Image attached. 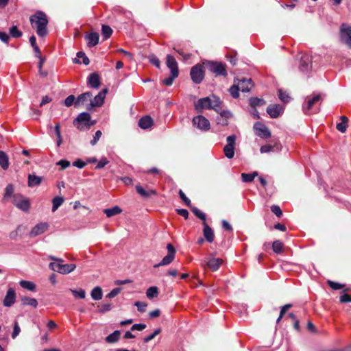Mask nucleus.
Listing matches in <instances>:
<instances>
[{"label":"nucleus","instance_id":"f257e3e1","mask_svg":"<svg viewBox=\"0 0 351 351\" xmlns=\"http://www.w3.org/2000/svg\"><path fill=\"white\" fill-rule=\"evenodd\" d=\"M29 21L32 27L36 30L38 36L45 37L47 35L48 19L46 14L38 11L30 16Z\"/></svg>","mask_w":351,"mask_h":351},{"label":"nucleus","instance_id":"f03ea898","mask_svg":"<svg viewBox=\"0 0 351 351\" xmlns=\"http://www.w3.org/2000/svg\"><path fill=\"white\" fill-rule=\"evenodd\" d=\"M48 258L56 262L49 264V268L59 274L66 275L71 273L76 267L75 264H63L64 260L56 258L52 255L48 256Z\"/></svg>","mask_w":351,"mask_h":351},{"label":"nucleus","instance_id":"7ed1b4c3","mask_svg":"<svg viewBox=\"0 0 351 351\" xmlns=\"http://www.w3.org/2000/svg\"><path fill=\"white\" fill-rule=\"evenodd\" d=\"M73 124L79 130H88L95 124V121L91 120L90 114L87 112H82L73 120Z\"/></svg>","mask_w":351,"mask_h":351},{"label":"nucleus","instance_id":"20e7f679","mask_svg":"<svg viewBox=\"0 0 351 351\" xmlns=\"http://www.w3.org/2000/svg\"><path fill=\"white\" fill-rule=\"evenodd\" d=\"M12 203L14 206H15L21 211L25 213H29L30 209V201L27 197L22 195L21 193H15V195H13V199H12Z\"/></svg>","mask_w":351,"mask_h":351},{"label":"nucleus","instance_id":"39448f33","mask_svg":"<svg viewBox=\"0 0 351 351\" xmlns=\"http://www.w3.org/2000/svg\"><path fill=\"white\" fill-rule=\"evenodd\" d=\"M237 136L234 135L228 136L226 137V144L223 147V153L225 156L228 159H232L234 155V145Z\"/></svg>","mask_w":351,"mask_h":351},{"label":"nucleus","instance_id":"423d86ee","mask_svg":"<svg viewBox=\"0 0 351 351\" xmlns=\"http://www.w3.org/2000/svg\"><path fill=\"white\" fill-rule=\"evenodd\" d=\"M340 38L341 41L349 48H351V26L342 25L340 28Z\"/></svg>","mask_w":351,"mask_h":351},{"label":"nucleus","instance_id":"0eeeda50","mask_svg":"<svg viewBox=\"0 0 351 351\" xmlns=\"http://www.w3.org/2000/svg\"><path fill=\"white\" fill-rule=\"evenodd\" d=\"M205 71L202 67H192L190 71L191 79L196 84H199L204 79Z\"/></svg>","mask_w":351,"mask_h":351},{"label":"nucleus","instance_id":"6e6552de","mask_svg":"<svg viewBox=\"0 0 351 351\" xmlns=\"http://www.w3.org/2000/svg\"><path fill=\"white\" fill-rule=\"evenodd\" d=\"M257 136L261 138H267L271 136V132L269 128L263 123L257 121L254 125Z\"/></svg>","mask_w":351,"mask_h":351},{"label":"nucleus","instance_id":"1a4fd4ad","mask_svg":"<svg viewBox=\"0 0 351 351\" xmlns=\"http://www.w3.org/2000/svg\"><path fill=\"white\" fill-rule=\"evenodd\" d=\"M169 76L160 79V82L162 85L170 86L172 85L173 80L178 77L179 70L178 67H169Z\"/></svg>","mask_w":351,"mask_h":351},{"label":"nucleus","instance_id":"9d476101","mask_svg":"<svg viewBox=\"0 0 351 351\" xmlns=\"http://www.w3.org/2000/svg\"><path fill=\"white\" fill-rule=\"evenodd\" d=\"M269 117L271 119H276L280 116L284 112V108L280 104H269L266 110Z\"/></svg>","mask_w":351,"mask_h":351},{"label":"nucleus","instance_id":"9b49d317","mask_svg":"<svg viewBox=\"0 0 351 351\" xmlns=\"http://www.w3.org/2000/svg\"><path fill=\"white\" fill-rule=\"evenodd\" d=\"M223 262V259L221 258H208L205 263H203L202 266L204 268L207 267L212 271H215L219 269Z\"/></svg>","mask_w":351,"mask_h":351},{"label":"nucleus","instance_id":"f8f14e48","mask_svg":"<svg viewBox=\"0 0 351 351\" xmlns=\"http://www.w3.org/2000/svg\"><path fill=\"white\" fill-rule=\"evenodd\" d=\"M193 124L196 126L197 128L203 130H208L210 128L208 120L202 115L195 117L193 119Z\"/></svg>","mask_w":351,"mask_h":351},{"label":"nucleus","instance_id":"ddd939ff","mask_svg":"<svg viewBox=\"0 0 351 351\" xmlns=\"http://www.w3.org/2000/svg\"><path fill=\"white\" fill-rule=\"evenodd\" d=\"M108 93V88L102 89L97 95L93 98V100H90V106L91 107H99L104 104L106 95Z\"/></svg>","mask_w":351,"mask_h":351},{"label":"nucleus","instance_id":"4468645a","mask_svg":"<svg viewBox=\"0 0 351 351\" xmlns=\"http://www.w3.org/2000/svg\"><path fill=\"white\" fill-rule=\"evenodd\" d=\"M321 100L320 95H316L311 99H309L307 102L303 104L302 110L305 114H310L314 104L318 103Z\"/></svg>","mask_w":351,"mask_h":351},{"label":"nucleus","instance_id":"2eb2a0df","mask_svg":"<svg viewBox=\"0 0 351 351\" xmlns=\"http://www.w3.org/2000/svg\"><path fill=\"white\" fill-rule=\"evenodd\" d=\"M16 302V291L10 288L3 300V306H11Z\"/></svg>","mask_w":351,"mask_h":351},{"label":"nucleus","instance_id":"dca6fc26","mask_svg":"<svg viewBox=\"0 0 351 351\" xmlns=\"http://www.w3.org/2000/svg\"><path fill=\"white\" fill-rule=\"evenodd\" d=\"M49 225L46 222L39 223L33 227L29 232L31 237H35L48 229Z\"/></svg>","mask_w":351,"mask_h":351},{"label":"nucleus","instance_id":"f3484780","mask_svg":"<svg viewBox=\"0 0 351 351\" xmlns=\"http://www.w3.org/2000/svg\"><path fill=\"white\" fill-rule=\"evenodd\" d=\"M87 46L90 48L95 47L99 43V36L97 32L86 34L84 36Z\"/></svg>","mask_w":351,"mask_h":351},{"label":"nucleus","instance_id":"a211bd4d","mask_svg":"<svg viewBox=\"0 0 351 351\" xmlns=\"http://www.w3.org/2000/svg\"><path fill=\"white\" fill-rule=\"evenodd\" d=\"M212 99L208 97L200 98L195 104V108L197 111L202 110L204 108L210 109Z\"/></svg>","mask_w":351,"mask_h":351},{"label":"nucleus","instance_id":"6ab92c4d","mask_svg":"<svg viewBox=\"0 0 351 351\" xmlns=\"http://www.w3.org/2000/svg\"><path fill=\"white\" fill-rule=\"evenodd\" d=\"M238 84L237 85L240 88L242 92H249L252 87L251 78H237Z\"/></svg>","mask_w":351,"mask_h":351},{"label":"nucleus","instance_id":"aec40b11","mask_svg":"<svg viewBox=\"0 0 351 351\" xmlns=\"http://www.w3.org/2000/svg\"><path fill=\"white\" fill-rule=\"evenodd\" d=\"M202 225L204 226L203 234L205 240L208 242L213 243L215 238L213 230L206 222H203Z\"/></svg>","mask_w":351,"mask_h":351},{"label":"nucleus","instance_id":"412c9836","mask_svg":"<svg viewBox=\"0 0 351 351\" xmlns=\"http://www.w3.org/2000/svg\"><path fill=\"white\" fill-rule=\"evenodd\" d=\"M297 60L299 61L300 66H308L312 64V57L307 53H299L297 56Z\"/></svg>","mask_w":351,"mask_h":351},{"label":"nucleus","instance_id":"4be33fe9","mask_svg":"<svg viewBox=\"0 0 351 351\" xmlns=\"http://www.w3.org/2000/svg\"><path fill=\"white\" fill-rule=\"evenodd\" d=\"M15 195L16 193H14V186L12 184H8L4 189L3 196L1 200L2 202H8L10 198L13 199V195Z\"/></svg>","mask_w":351,"mask_h":351},{"label":"nucleus","instance_id":"5701e85b","mask_svg":"<svg viewBox=\"0 0 351 351\" xmlns=\"http://www.w3.org/2000/svg\"><path fill=\"white\" fill-rule=\"evenodd\" d=\"M88 85L92 88H97L100 86V78L97 73H92L88 78Z\"/></svg>","mask_w":351,"mask_h":351},{"label":"nucleus","instance_id":"b1692460","mask_svg":"<svg viewBox=\"0 0 351 351\" xmlns=\"http://www.w3.org/2000/svg\"><path fill=\"white\" fill-rule=\"evenodd\" d=\"M93 95L90 92H86L80 95L77 97V100H75V108L79 107L80 104H84V103L87 101H90Z\"/></svg>","mask_w":351,"mask_h":351},{"label":"nucleus","instance_id":"393cba45","mask_svg":"<svg viewBox=\"0 0 351 351\" xmlns=\"http://www.w3.org/2000/svg\"><path fill=\"white\" fill-rule=\"evenodd\" d=\"M153 125V119L150 116H145L138 120V125L143 129H148Z\"/></svg>","mask_w":351,"mask_h":351},{"label":"nucleus","instance_id":"a878e982","mask_svg":"<svg viewBox=\"0 0 351 351\" xmlns=\"http://www.w3.org/2000/svg\"><path fill=\"white\" fill-rule=\"evenodd\" d=\"M73 62L74 64L88 65L89 64V59L84 52L80 51L77 53L76 57L73 58Z\"/></svg>","mask_w":351,"mask_h":351},{"label":"nucleus","instance_id":"bb28decb","mask_svg":"<svg viewBox=\"0 0 351 351\" xmlns=\"http://www.w3.org/2000/svg\"><path fill=\"white\" fill-rule=\"evenodd\" d=\"M136 193L144 198L150 197L151 195H157V191L151 189L148 191H145L141 185H136L135 186Z\"/></svg>","mask_w":351,"mask_h":351},{"label":"nucleus","instance_id":"cd10ccee","mask_svg":"<svg viewBox=\"0 0 351 351\" xmlns=\"http://www.w3.org/2000/svg\"><path fill=\"white\" fill-rule=\"evenodd\" d=\"M29 42H30L31 45L33 47L35 52L36 53V56L39 58L38 66H42L45 63V60L43 58H42L40 57V49L36 43V37L34 36H32L29 38Z\"/></svg>","mask_w":351,"mask_h":351},{"label":"nucleus","instance_id":"c85d7f7f","mask_svg":"<svg viewBox=\"0 0 351 351\" xmlns=\"http://www.w3.org/2000/svg\"><path fill=\"white\" fill-rule=\"evenodd\" d=\"M10 165L9 157L5 152L0 151V166L2 169H8Z\"/></svg>","mask_w":351,"mask_h":351},{"label":"nucleus","instance_id":"c756f323","mask_svg":"<svg viewBox=\"0 0 351 351\" xmlns=\"http://www.w3.org/2000/svg\"><path fill=\"white\" fill-rule=\"evenodd\" d=\"M21 305L22 306H30L36 308L38 306V302L36 299L34 298H28L27 296H23L21 298Z\"/></svg>","mask_w":351,"mask_h":351},{"label":"nucleus","instance_id":"7c9ffc66","mask_svg":"<svg viewBox=\"0 0 351 351\" xmlns=\"http://www.w3.org/2000/svg\"><path fill=\"white\" fill-rule=\"evenodd\" d=\"M41 180V177H38V176L34 174H29L28 176V186L30 187L38 186L40 184Z\"/></svg>","mask_w":351,"mask_h":351},{"label":"nucleus","instance_id":"2f4dec72","mask_svg":"<svg viewBox=\"0 0 351 351\" xmlns=\"http://www.w3.org/2000/svg\"><path fill=\"white\" fill-rule=\"evenodd\" d=\"M121 213V208L118 206H115L111 208L104 209V213L108 217H112Z\"/></svg>","mask_w":351,"mask_h":351},{"label":"nucleus","instance_id":"473e14b6","mask_svg":"<svg viewBox=\"0 0 351 351\" xmlns=\"http://www.w3.org/2000/svg\"><path fill=\"white\" fill-rule=\"evenodd\" d=\"M250 106L252 108H256L257 106H261L266 104V101L263 99L258 97H251L249 101Z\"/></svg>","mask_w":351,"mask_h":351},{"label":"nucleus","instance_id":"72a5a7b5","mask_svg":"<svg viewBox=\"0 0 351 351\" xmlns=\"http://www.w3.org/2000/svg\"><path fill=\"white\" fill-rule=\"evenodd\" d=\"M120 331L114 330L106 337V341L109 343H114L118 341L120 337Z\"/></svg>","mask_w":351,"mask_h":351},{"label":"nucleus","instance_id":"f704fd0d","mask_svg":"<svg viewBox=\"0 0 351 351\" xmlns=\"http://www.w3.org/2000/svg\"><path fill=\"white\" fill-rule=\"evenodd\" d=\"M278 98L284 103L288 104L291 100V97L289 95L286 91H284L282 89L278 90Z\"/></svg>","mask_w":351,"mask_h":351},{"label":"nucleus","instance_id":"c9c22d12","mask_svg":"<svg viewBox=\"0 0 351 351\" xmlns=\"http://www.w3.org/2000/svg\"><path fill=\"white\" fill-rule=\"evenodd\" d=\"M175 258V256L167 254L162 258V261L157 265H155L154 267H158L161 266L169 265L173 260Z\"/></svg>","mask_w":351,"mask_h":351},{"label":"nucleus","instance_id":"e433bc0d","mask_svg":"<svg viewBox=\"0 0 351 351\" xmlns=\"http://www.w3.org/2000/svg\"><path fill=\"white\" fill-rule=\"evenodd\" d=\"M19 284L23 289H25L29 291H36V285L34 282L27 280H21Z\"/></svg>","mask_w":351,"mask_h":351},{"label":"nucleus","instance_id":"4c0bfd02","mask_svg":"<svg viewBox=\"0 0 351 351\" xmlns=\"http://www.w3.org/2000/svg\"><path fill=\"white\" fill-rule=\"evenodd\" d=\"M91 298L99 300L102 298V291L100 287L97 286L93 289L90 292Z\"/></svg>","mask_w":351,"mask_h":351},{"label":"nucleus","instance_id":"58836bf2","mask_svg":"<svg viewBox=\"0 0 351 351\" xmlns=\"http://www.w3.org/2000/svg\"><path fill=\"white\" fill-rule=\"evenodd\" d=\"M256 176H258L257 171H254L252 173H241V178L243 182H251L254 180L255 177Z\"/></svg>","mask_w":351,"mask_h":351},{"label":"nucleus","instance_id":"ea45409f","mask_svg":"<svg viewBox=\"0 0 351 351\" xmlns=\"http://www.w3.org/2000/svg\"><path fill=\"white\" fill-rule=\"evenodd\" d=\"M112 34V28L106 25H102L101 34L104 40L109 38Z\"/></svg>","mask_w":351,"mask_h":351},{"label":"nucleus","instance_id":"a19ab883","mask_svg":"<svg viewBox=\"0 0 351 351\" xmlns=\"http://www.w3.org/2000/svg\"><path fill=\"white\" fill-rule=\"evenodd\" d=\"M158 289L157 287H151L146 291V296L148 298H157L158 295Z\"/></svg>","mask_w":351,"mask_h":351},{"label":"nucleus","instance_id":"79ce46f5","mask_svg":"<svg viewBox=\"0 0 351 351\" xmlns=\"http://www.w3.org/2000/svg\"><path fill=\"white\" fill-rule=\"evenodd\" d=\"M210 71L215 75V76H224L227 75L226 67H210Z\"/></svg>","mask_w":351,"mask_h":351},{"label":"nucleus","instance_id":"37998d69","mask_svg":"<svg viewBox=\"0 0 351 351\" xmlns=\"http://www.w3.org/2000/svg\"><path fill=\"white\" fill-rule=\"evenodd\" d=\"M189 208H191V210H192V212L193 213V214L195 215L196 217L202 220L203 222H206V215L203 212H202L198 208H197L194 206H191V207H189Z\"/></svg>","mask_w":351,"mask_h":351},{"label":"nucleus","instance_id":"c03bdc74","mask_svg":"<svg viewBox=\"0 0 351 351\" xmlns=\"http://www.w3.org/2000/svg\"><path fill=\"white\" fill-rule=\"evenodd\" d=\"M284 244L280 241L273 242L272 249L275 253L281 254L283 252Z\"/></svg>","mask_w":351,"mask_h":351},{"label":"nucleus","instance_id":"a18cd8bd","mask_svg":"<svg viewBox=\"0 0 351 351\" xmlns=\"http://www.w3.org/2000/svg\"><path fill=\"white\" fill-rule=\"evenodd\" d=\"M221 100L219 97H217L215 96H213V99H212V101H211V106L210 107V109H213L214 110H215L216 112H220V110H221V107H220V104H221Z\"/></svg>","mask_w":351,"mask_h":351},{"label":"nucleus","instance_id":"49530a36","mask_svg":"<svg viewBox=\"0 0 351 351\" xmlns=\"http://www.w3.org/2000/svg\"><path fill=\"white\" fill-rule=\"evenodd\" d=\"M52 211L54 212L61 206L64 202V198L60 196H56L53 199Z\"/></svg>","mask_w":351,"mask_h":351},{"label":"nucleus","instance_id":"de8ad7c7","mask_svg":"<svg viewBox=\"0 0 351 351\" xmlns=\"http://www.w3.org/2000/svg\"><path fill=\"white\" fill-rule=\"evenodd\" d=\"M293 305L291 304H287L285 306L281 307L280 315H278L276 323H279V322L281 321L284 315H285L286 312L288 311V309L291 308Z\"/></svg>","mask_w":351,"mask_h":351},{"label":"nucleus","instance_id":"09e8293b","mask_svg":"<svg viewBox=\"0 0 351 351\" xmlns=\"http://www.w3.org/2000/svg\"><path fill=\"white\" fill-rule=\"evenodd\" d=\"M10 34L13 38H20L22 36V32L19 30L18 27L15 25L10 28Z\"/></svg>","mask_w":351,"mask_h":351},{"label":"nucleus","instance_id":"8fccbe9b","mask_svg":"<svg viewBox=\"0 0 351 351\" xmlns=\"http://www.w3.org/2000/svg\"><path fill=\"white\" fill-rule=\"evenodd\" d=\"M239 86L234 84L233 86H230L229 91L230 95L234 98H238L239 96V90H240Z\"/></svg>","mask_w":351,"mask_h":351},{"label":"nucleus","instance_id":"3c124183","mask_svg":"<svg viewBox=\"0 0 351 351\" xmlns=\"http://www.w3.org/2000/svg\"><path fill=\"white\" fill-rule=\"evenodd\" d=\"M98 312L100 313H104L110 311L111 309V304L110 303L103 304L97 306Z\"/></svg>","mask_w":351,"mask_h":351},{"label":"nucleus","instance_id":"603ef678","mask_svg":"<svg viewBox=\"0 0 351 351\" xmlns=\"http://www.w3.org/2000/svg\"><path fill=\"white\" fill-rule=\"evenodd\" d=\"M160 332H161L160 328H158L157 330H155L152 334H150L148 336H146L143 339V341L145 343H147V342L150 341L151 340L154 339L155 338V337L157 336L158 335H159Z\"/></svg>","mask_w":351,"mask_h":351},{"label":"nucleus","instance_id":"864d4df0","mask_svg":"<svg viewBox=\"0 0 351 351\" xmlns=\"http://www.w3.org/2000/svg\"><path fill=\"white\" fill-rule=\"evenodd\" d=\"M328 284L329 287L332 289H334V290L342 289L345 287V285H343V284H340L339 282H335L330 281V280L328 281Z\"/></svg>","mask_w":351,"mask_h":351},{"label":"nucleus","instance_id":"5fc2aeb1","mask_svg":"<svg viewBox=\"0 0 351 351\" xmlns=\"http://www.w3.org/2000/svg\"><path fill=\"white\" fill-rule=\"evenodd\" d=\"M20 331H21V329H20L19 322L15 321V322H14L13 331L12 333V338L13 339H16L17 337V336L19 335Z\"/></svg>","mask_w":351,"mask_h":351},{"label":"nucleus","instance_id":"6e6d98bb","mask_svg":"<svg viewBox=\"0 0 351 351\" xmlns=\"http://www.w3.org/2000/svg\"><path fill=\"white\" fill-rule=\"evenodd\" d=\"M75 100L76 99L75 98L74 95H70L69 96H67L66 97V99H64V104L66 107H69V106H72L73 104L75 105Z\"/></svg>","mask_w":351,"mask_h":351},{"label":"nucleus","instance_id":"4d7b16f0","mask_svg":"<svg viewBox=\"0 0 351 351\" xmlns=\"http://www.w3.org/2000/svg\"><path fill=\"white\" fill-rule=\"evenodd\" d=\"M179 197L181 199V200L184 201L185 204L189 208L191 206V200L186 197L184 192H183L182 190H180L178 192Z\"/></svg>","mask_w":351,"mask_h":351},{"label":"nucleus","instance_id":"13d9d810","mask_svg":"<svg viewBox=\"0 0 351 351\" xmlns=\"http://www.w3.org/2000/svg\"><path fill=\"white\" fill-rule=\"evenodd\" d=\"M71 291L75 298H85V291L83 289H80L79 291L71 289Z\"/></svg>","mask_w":351,"mask_h":351},{"label":"nucleus","instance_id":"bf43d9fd","mask_svg":"<svg viewBox=\"0 0 351 351\" xmlns=\"http://www.w3.org/2000/svg\"><path fill=\"white\" fill-rule=\"evenodd\" d=\"M270 209H271L272 213L275 214L277 217H280L282 216V210L280 206L274 205L271 206V208H270Z\"/></svg>","mask_w":351,"mask_h":351},{"label":"nucleus","instance_id":"052dcab7","mask_svg":"<svg viewBox=\"0 0 351 351\" xmlns=\"http://www.w3.org/2000/svg\"><path fill=\"white\" fill-rule=\"evenodd\" d=\"M109 161L106 158H101V160L98 162L97 165L96 166V169H101L106 167L108 164Z\"/></svg>","mask_w":351,"mask_h":351},{"label":"nucleus","instance_id":"680f3d73","mask_svg":"<svg viewBox=\"0 0 351 351\" xmlns=\"http://www.w3.org/2000/svg\"><path fill=\"white\" fill-rule=\"evenodd\" d=\"M134 306H136L138 312L143 313L145 311V308L147 306L146 303L141 302L140 301H137L135 302Z\"/></svg>","mask_w":351,"mask_h":351},{"label":"nucleus","instance_id":"e2e57ef3","mask_svg":"<svg viewBox=\"0 0 351 351\" xmlns=\"http://www.w3.org/2000/svg\"><path fill=\"white\" fill-rule=\"evenodd\" d=\"M101 130H97L95 133V135L93 136V139L90 141V145H94L97 143L98 141L99 140L100 137L101 136Z\"/></svg>","mask_w":351,"mask_h":351},{"label":"nucleus","instance_id":"0e129e2a","mask_svg":"<svg viewBox=\"0 0 351 351\" xmlns=\"http://www.w3.org/2000/svg\"><path fill=\"white\" fill-rule=\"evenodd\" d=\"M230 64L235 65L237 63V54L230 53L226 56Z\"/></svg>","mask_w":351,"mask_h":351},{"label":"nucleus","instance_id":"69168bd1","mask_svg":"<svg viewBox=\"0 0 351 351\" xmlns=\"http://www.w3.org/2000/svg\"><path fill=\"white\" fill-rule=\"evenodd\" d=\"M49 73L47 67H38V73L41 77H46Z\"/></svg>","mask_w":351,"mask_h":351},{"label":"nucleus","instance_id":"338daca9","mask_svg":"<svg viewBox=\"0 0 351 351\" xmlns=\"http://www.w3.org/2000/svg\"><path fill=\"white\" fill-rule=\"evenodd\" d=\"M120 291H121V288H115L108 293L106 298H114L120 293Z\"/></svg>","mask_w":351,"mask_h":351},{"label":"nucleus","instance_id":"774afa93","mask_svg":"<svg viewBox=\"0 0 351 351\" xmlns=\"http://www.w3.org/2000/svg\"><path fill=\"white\" fill-rule=\"evenodd\" d=\"M339 302L341 303L351 302V295L347 293L341 295L339 298Z\"/></svg>","mask_w":351,"mask_h":351}]
</instances>
